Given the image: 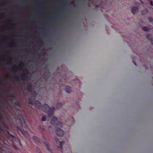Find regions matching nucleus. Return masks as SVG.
Segmentation results:
<instances>
[{
    "instance_id": "nucleus-1",
    "label": "nucleus",
    "mask_w": 153,
    "mask_h": 153,
    "mask_svg": "<svg viewBox=\"0 0 153 153\" xmlns=\"http://www.w3.org/2000/svg\"><path fill=\"white\" fill-rule=\"evenodd\" d=\"M42 108L44 112H46L48 113V116L50 117H51L53 115L55 110L54 107L52 106L50 107L47 104L43 105L42 107Z\"/></svg>"
},
{
    "instance_id": "nucleus-2",
    "label": "nucleus",
    "mask_w": 153,
    "mask_h": 153,
    "mask_svg": "<svg viewBox=\"0 0 153 153\" xmlns=\"http://www.w3.org/2000/svg\"><path fill=\"white\" fill-rule=\"evenodd\" d=\"M51 123L54 125H56L57 126L61 127L62 126V124L61 122L57 120V118L53 117L51 118Z\"/></svg>"
},
{
    "instance_id": "nucleus-3",
    "label": "nucleus",
    "mask_w": 153,
    "mask_h": 153,
    "mask_svg": "<svg viewBox=\"0 0 153 153\" xmlns=\"http://www.w3.org/2000/svg\"><path fill=\"white\" fill-rule=\"evenodd\" d=\"M55 140L57 143L59 144V145L57 146V148L58 150L61 151L62 149V146L65 143V142L63 141L60 142L58 141L56 138L55 139Z\"/></svg>"
},
{
    "instance_id": "nucleus-4",
    "label": "nucleus",
    "mask_w": 153,
    "mask_h": 153,
    "mask_svg": "<svg viewBox=\"0 0 153 153\" xmlns=\"http://www.w3.org/2000/svg\"><path fill=\"white\" fill-rule=\"evenodd\" d=\"M56 132L57 135L59 136H62L64 133L63 131L60 128H57Z\"/></svg>"
},
{
    "instance_id": "nucleus-5",
    "label": "nucleus",
    "mask_w": 153,
    "mask_h": 153,
    "mask_svg": "<svg viewBox=\"0 0 153 153\" xmlns=\"http://www.w3.org/2000/svg\"><path fill=\"white\" fill-rule=\"evenodd\" d=\"M131 12L133 14H136L138 11V9L137 6H134L131 7Z\"/></svg>"
},
{
    "instance_id": "nucleus-6",
    "label": "nucleus",
    "mask_w": 153,
    "mask_h": 153,
    "mask_svg": "<svg viewBox=\"0 0 153 153\" xmlns=\"http://www.w3.org/2000/svg\"><path fill=\"white\" fill-rule=\"evenodd\" d=\"M29 103L31 104H34L36 107H37L39 108H40L41 107V103L38 101H36L34 102H30Z\"/></svg>"
},
{
    "instance_id": "nucleus-7",
    "label": "nucleus",
    "mask_w": 153,
    "mask_h": 153,
    "mask_svg": "<svg viewBox=\"0 0 153 153\" xmlns=\"http://www.w3.org/2000/svg\"><path fill=\"white\" fill-rule=\"evenodd\" d=\"M19 119L22 123V125L24 127H26L27 126L26 123L22 116L21 115H19Z\"/></svg>"
},
{
    "instance_id": "nucleus-8",
    "label": "nucleus",
    "mask_w": 153,
    "mask_h": 153,
    "mask_svg": "<svg viewBox=\"0 0 153 153\" xmlns=\"http://www.w3.org/2000/svg\"><path fill=\"white\" fill-rule=\"evenodd\" d=\"M141 12L142 15H145L148 13V10L147 8H143L141 11Z\"/></svg>"
},
{
    "instance_id": "nucleus-9",
    "label": "nucleus",
    "mask_w": 153,
    "mask_h": 153,
    "mask_svg": "<svg viewBox=\"0 0 153 153\" xmlns=\"http://www.w3.org/2000/svg\"><path fill=\"white\" fill-rule=\"evenodd\" d=\"M65 91L68 93H70L72 91L71 87L68 86L66 87L65 89Z\"/></svg>"
},
{
    "instance_id": "nucleus-10",
    "label": "nucleus",
    "mask_w": 153,
    "mask_h": 153,
    "mask_svg": "<svg viewBox=\"0 0 153 153\" xmlns=\"http://www.w3.org/2000/svg\"><path fill=\"white\" fill-rule=\"evenodd\" d=\"M142 29L145 31H148L150 30V28L147 27H142Z\"/></svg>"
},
{
    "instance_id": "nucleus-11",
    "label": "nucleus",
    "mask_w": 153,
    "mask_h": 153,
    "mask_svg": "<svg viewBox=\"0 0 153 153\" xmlns=\"http://www.w3.org/2000/svg\"><path fill=\"white\" fill-rule=\"evenodd\" d=\"M45 144L47 149H48L50 151H51V149H50V146L49 144L47 143H45Z\"/></svg>"
},
{
    "instance_id": "nucleus-12",
    "label": "nucleus",
    "mask_w": 153,
    "mask_h": 153,
    "mask_svg": "<svg viewBox=\"0 0 153 153\" xmlns=\"http://www.w3.org/2000/svg\"><path fill=\"white\" fill-rule=\"evenodd\" d=\"M62 105L61 103H59L57 104L56 105V108H59L62 107Z\"/></svg>"
},
{
    "instance_id": "nucleus-13",
    "label": "nucleus",
    "mask_w": 153,
    "mask_h": 153,
    "mask_svg": "<svg viewBox=\"0 0 153 153\" xmlns=\"http://www.w3.org/2000/svg\"><path fill=\"white\" fill-rule=\"evenodd\" d=\"M148 19L150 22L153 23V18L151 17H148Z\"/></svg>"
},
{
    "instance_id": "nucleus-14",
    "label": "nucleus",
    "mask_w": 153,
    "mask_h": 153,
    "mask_svg": "<svg viewBox=\"0 0 153 153\" xmlns=\"http://www.w3.org/2000/svg\"><path fill=\"white\" fill-rule=\"evenodd\" d=\"M21 132L22 134L25 136H27V135H28L27 132L25 131H23Z\"/></svg>"
},
{
    "instance_id": "nucleus-15",
    "label": "nucleus",
    "mask_w": 153,
    "mask_h": 153,
    "mask_svg": "<svg viewBox=\"0 0 153 153\" xmlns=\"http://www.w3.org/2000/svg\"><path fill=\"white\" fill-rule=\"evenodd\" d=\"M148 1L153 8V1L152 0H148Z\"/></svg>"
},
{
    "instance_id": "nucleus-16",
    "label": "nucleus",
    "mask_w": 153,
    "mask_h": 153,
    "mask_svg": "<svg viewBox=\"0 0 153 153\" xmlns=\"http://www.w3.org/2000/svg\"><path fill=\"white\" fill-rule=\"evenodd\" d=\"M47 120L46 117L45 116H43L42 118V121H44Z\"/></svg>"
},
{
    "instance_id": "nucleus-17",
    "label": "nucleus",
    "mask_w": 153,
    "mask_h": 153,
    "mask_svg": "<svg viewBox=\"0 0 153 153\" xmlns=\"http://www.w3.org/2000/svg\"><path fill=\"white\" fill-rule=\"evenodd\" d=\"M151 36L150 35H149H149H148L147 36V37L148 38V39H150V38L149 37V36ZM150 40H152L151 39H150Z\"/></svg>"
},
{
    "instance_id": "nucleus-18",
    "label": "nucleus",
    "mask_w": 153,
    "mask_h": 153,
    "mask_svg": "<svg viewBox=\"0 0 153 153\" xmlns=\"http://www.w3.org/2000/svg\"><path fill=\"white\" fill-rule=\"evenodd\" d=\"M33 137V138L35 140H36V141H38V139H37V137Z\"/></svg>"
},
{
    "instance_id": "nucleus-19",
    "label": "nucleus",
    "mask_w": 153,
    "mask_h": 153,
    "mask_svg": "<svg viewBox=\"0 0 153 153\" xmlns=\"http://www.w3.org/2000/svg\"><path fill=\"white\" fill-rule=\"evenodd\" d=\"M152 42H151V43H152Z\"/></svg>"
},
{
    "instance_id": "nucleus-20",
    "label": "nucleus",
    "mask_w": 153,
    "mask_h": 153,
    "mask_svg": "<svg viewBox=\"0 0 153 153\" xmlns=\"http://www.w3.org/2000/svg\"><path fill=\"white\" fill-rule=\"evenodd\" d=\"M0 149H1V148H0Z\"/></svg>"
},
{
    "instance_id": "nucleus-21",
    "label": "nucleus",
    "mask_w": 153,
    "mask_h": 153,
    "mask_svg": "<svg viewBox=\"0 0 153 153\" xmlns=\"http://www.w3.org/2000/svg\"><path fill=\"white\" fill-rule=\"evenodd\" d=\"M39 153H40L39 152Z\"/></svg>"
}]
</instances>
